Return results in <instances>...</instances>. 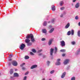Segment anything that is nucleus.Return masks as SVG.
Listing matches in <instances>:
<instances>
[{"label":"nucleus","instance_id":"21","mask_svg":"<svg viewBox=\"0 0 80 80\" xmlns=\"http://www.w3.org/2000/svg\"><path fill=\"white\" fill-rule=\"evenodd\" d=\"M78 37H80V31L79 30L78 31Z\"/></svg>","mask_w":80,"mask_h":80},{"label":"nucleus","instance_id":"37","mask_svg":"<svg viewBox=\"0 0 80 80\" xmlns=\"http://www.w3.org/2000/svg\"><path fill=\"white\" fill-rule=\"evenodd\" d=\"M42 49H41V50H39L38 51V52H42Z\"/></svg>","mask_w":80,"mask_h":80},{"label":"nucleus","instance_id":"24","mask_svg":"<svg viewBox=\"0 0 80 80\" xmlns=\"http://www.w3.org/2000/svg\"><path fill=\"white\" fill-rule=\"evenodd\" d=\"M25 59H28L29 58V57L28 56H25Z\"/></svg>","mask_w":80,"mask_h":80},{"label":"nucleus","instance_id":"15","mask_svg":"<svg viewBox=\"0 0 80 80\" xmlns=\"http://www.w3.org/2000/svg\"><path fill=\"white\" fill-rule=\"evenodd\" d=\"M79 3H77L75 6V7L76 8H78V7H79Z\"/></svg>","mask_w":80,"mask_h":80},{"label":"nucleus","instance_id":"40","mask_svg":"<svg viewBox=\"0 0 80 80\" xmlns=\"http://www.w3.org/2000/svg\"><path fill=\"white\" fill-rule=\"evenodd\" d=\"M54 22H55V20H54V19H52V23H53Z\"/></svg>","mask_w":80,"mask_h":80},{"label":"nucleus","instance_id":"56","mask_svg":"<svg viewBox=\"0 0 80 80\" xmlns=\"http://www.w3.org/2000/svg\"><path fill=\"white\" fill-rule=\"evenodd\" d=\"M45 57V56H44L43 57V58H45V57Z\"/></svg>","mask_w":80,"mask_h":80},{"label":"nucleus","instance_id":"17","mask_svg":"<svg viewBox=\"0 0 80 80\" xmlns=\"http://www.w3.org/2000/svg\"><path fill=\"white\" fill-rule=\"evenodd\" d=\"M54 30V28H52L51 30L49 31V33H51L53 32V31Z\"/></svg>","mask_w":80,"mask_h":80},{"label":"nucleus","instance_id":"19","mask_svg":"<svg viewBox=\"0 0 80 80\" xmlns=\"http://www.w3.org/2000/svg\"><path fill=\"white\" fill-rule=\"evenodd\" d=\"M80 49H78V50L77 53H76V55H78L79 53H80Z\"/></svg>","mask_w":80,"mask_h":80},{"label":"nucleus","instance_id":"55","mask_svg":"<svg viewBox=\"0 0 80 80\" xmlns=\"http://www.w3.org/2000/svg\"><path fill=\"white\" fill-rule=\"evenodd\" d=\"M48 23H50V22L49 21V22H48Z\"/></svg>","mask_w":80,"mask_h":80},{"label":"nucleus","instance_id":"2","mask_svg":"<svg viewBox=\"0 0 80 80\" xmlns=\"http://www.w3.org/2000/svg\"><path fill=\"white\" fill-rule=\"evenodd\" d=\"M25 45L24 44H22L20 45V49L21 50H23L24 49V48H25Z\"/></svg>","mask_w":80,"mask_h":80},{"label":"nucleus","instance_id":"47","mask_svg":"<svg viewBox=\"0 0 80 80\" xmlns=\"http://www.w3.org/2000/svg\"><path fill=\"white\" fill-rule=\"evenodd\" d=\"M76 0H73L72 2H75L76 1Z\"/></svg>","mask_w":80,"mask_h":80},{"label":"nucleus","instance_id":"22","mask_svg":"<svg viewBox=\"0 0 80 80\" xmlns=\"http://www.w3.org/2000/svg\"><path fill=\"white\" fill-rule=\"evenodd\" d=\"M43 26H46L47 25V22L46 21H45L43 23Z\"/></svg>","mask_w":80,"mask_h":80},{"label":"nucleus","instance_id":"9","mask_svg":"<svg viewBox=\"0 0 80 80\" xmlns=\"http://www.w3.org/2000/svg\"><path fill=\"white\" fill-rule=\"evenodd\" d=\"M53 49H51L50 51V53L51 55H52V54H53Z\"/></svg>","mask_w":80,"mask_h":80},{"label":"nucleus","instance_id":"52","mask_svg":"<svg viewBox=\"0 0 80 80\" xmlns=\"http://www.w3.org/2000/svg\"><path fill=\"white\" fill-rule=\"evenodd\" d=\"M10 56L11 57H12V55L11 54V55H10Z\"/></svg>","mask_w":80,"mask_h":80},{"label":"nucleus","instance_id":"36","mask_svg":"<svg viewBox=\"0 0 80 80\" xmlns=\"http://www.w3.org/2000/svg\"><path fill=\"white\" fill-rule=\"evenodd\" d=\"M42 41H44V40H45V38H42Z\"/></svg>","mask_w":80,"mask_h":80},{"label":"nucleus","instance_id":"49","mask_svg":"<svg viewBox=\"0 0 80 80\" xmlns=\"http://www.w3.org/2000/svg\"><path fill=\"white\" fill-rule=\"evenodd\" d=\"M78 25H79V26H80V22H79L78 24Z\"/></svg>","mask_w":80,"mask_h":80},{"label":"nucleus","instance_id":"42","mask_svg":"<svg viewBox=\"0 0 80 80\" xmlns=\"http://www.w3.org/2000/svg\"><path fill=\"white\" fill-rule=\"evenodd\" d=\"M65 54H62V57H64V56H65Z\"/></svg>","mask_w":80,"mask_h":80},{"label":"nucleus","instance_id":"8","mask_svg":"<svg viewBox=\"0 0 80 80\" xmlns=\"http://www.w3.org/2000/svg\"><path fill=\"white\" fill-rule=\"evenodd\" d=\"M70 27V23H68L66 25L65 28H68V27Z\"/></svg>","mask_w":80,"mask_h":80},{"label":"nucleus","instance_id":"28","mask_svg":"<svg viewBox=\"0 0 80 80\" xmlns=\"http://www.w3.org/2000/svg\"><path fill=\"white\" fill-rule=\"evenodd\" d=\"M32 52H34V53H35V52H36V50L34 49H33L32 50Z\"/></svg>","mask_w":80,"mask_h":80},{"label":"nucleus","instance_id":"4","mask_svg":"<svg viewBox=\"0 0 80 80\" xmlns=\"http://www.w3.org/2000/svg\"><path fill=\"white\" fill-rule=\"evenodd\" d=\"M12 64L13 66H17L18 63H17V62H16L15 61H14L12 62Z\"/></svg>","mask_w":80,"mask_h":80},{"label":"nucleus","instance_id":"30","mask_svg":"<svg viewBox=\"0 0 80 80\" xmlns=\"http://www.w3.org/2000/svg\"><path fill=\"white\" fill-rule=\"evenodd\" d=\"M54 72H55V71L53 70L52 71H51L50 73L51 74H52V73H54Z\"/></svg>","mask_w":80,"mask_h":80},{"label":"nucleus","instance_id":"41","mask_svg":"<svg viewBox=\"0 0 80 80\" xmlns=\"http://www.w3.org/2000/svg\"><path fill=\"white\" fill-rule=\"evenodd\" d=\"M26 78H27V77L25 76L24 78V80H26Z\"/></svg>","mask_w":80,"mask_h":80},{"label":"nucleus","instance_id":"12","mask_svg":"<svg viewBox=\"0 0 80 80\" xmlns=\"http://www.w3.org/2000/svg\"><path fill=\"white\" fill-rule=\"evenodd\" d=\"M52 10L53 11H55V6H52Z\"/></svg>","mask_w":80,"mask_h":80},{"label":"nucleus","instance_id":"43","mask_svg":"<svg viewBox=\"0 0 80 80\" xmlns=\"http://www.w3.org/2000/svg\"><path fill=\"white\" fill-rule=\"evenodd\" d=\"M57 61H58V62H60V59H58L57 60Z\"/></svg>","mask_w":80,"mask_h":80},{"label":"nucleus","instance_id":"45","mask_svg":"<svg viewBox=\"0 0 80 80\" xmlns=\"http://www.w3.org/2000/svg\"><path fill=\"white\" fill-rule=\"evenodd\" d=\"M49 28H52V26H51V25L50 26Z\"/></svg>","mask_w":80,"mask_h":80},{"label":"nucleus","instance_id":"14","mask_svg":"<svg viewBox=\"0 0 80 80\" xmlns=\"http://www.w3.org/2000/svg\"><path fill=\"white\" fill-rule=\"evenodd\" d=\"M14 77H18V73H14Z\"/></svg>","mask_w":80,"mask_h":80},{"label":"nucleus","instance_id":"31","mask_svg":"<svg viewBox=\"0 0 80 80\" xmlns=\"http://www.w3.org/2000/svg\"><path fill=\"white\" fill-rule=\"evenodd\" d=\"M55 52L56 53V52H57V47H55Z\"/></svg>","mask_w":80,"mask_h":80},{"label":"nucleus","instance_id":"50","mask_svg":"<svg viewBox=\"0 0 80 80\" xmlns=\"http://www.w3.org/2000/svg\"><path fill=\"white\" fill-rule=\"evenodd\" d=\"M61 17H63V15L62 14L61 16H60Z\"/></svg>","mask_w":80,"mask_h":80},{"label":"nucleus","instance_id":"48","mask_svg":"<svg viewBox=\"0 0 80 80\" xmlns=\"http://www.w3.org/2000/svg\"><path fill=\"white\" fill-rule=\"evenodd\" d=\"M22 70H25V68L24 67H23L22 68Z\"/></svg>","mask_w":80,"mask_h":80},{"label":"nucleus","instance_id":"10","mask_svg":"<svg viewBox=\"0 0 80 80\" xmlns=\"http://www.w3.org/2000/svg\"><path fill=\"white\" fill-rule=\"evenodd\" d=\"M30 39H28H28H26L25 42H26V43H29V42H30Z\"/></svg>","mask_w":80,"mask_h":80},{"label":"nucleus","instance_id":"46","mask_svg":"<svg viewBox=\"0 0 80 80\" xmlns=\"http://www.w3.org/2000/svg\"><path fill=\"white\" fill-rule=\"evenodd\" d=\"M42 53H40V54H38V55H39V56H41V55H42Z\"/></svg>","mask_w":80,"mask_h":80},{"label":"nucleus","instance_id":"1","mask_svg":"<svg viewBox=\"0 0 80 80\" xmlns=\"http://www.w3.org/2000/svg\"><path fill=\"white\" fill-rule=\"evenodd\" d=\"M26 38H31V41L32 42H34L35 41V39H34V38L33 37V35L32 34L27 35L26 37Z\"/></svg>","mask_w":80,"mask_h":80},{"label":"nucleus","instance_id":"57","mask_svg":"<svg viewBox=\"0 0 80 80\" xmlns=\"http://www.w3.org/2000/svg\"><path fill=\"white\" fill-rule=\"evenodd\" d=\"M42 80H45V79L44 78Z\"/></svg>","mask_w":80,"mask_h":80},{"label":"nucleus","instance_id":"58","mask_svg":"<svg viewBox=\"0 0 80 80\" xmlns=\"http://www.w3.org/2000/svg\"><path fill=\"white\" fill-rule=\"evenodd\" d=\"M49 80H52V79H50Z\"/></svg>","mask_w":80,"mask_h":80},{"label":"nucleus","instance_id":"35","mask_svg":"<svg viewBox=\"0 0 80 80\" xmlns=\"http://www.w3.org/2000/svg\"><path fill=\"white\" fill-rule=\"evenodd\" d=\"M25 63H23L21 65V67H23V65H25Z\"/></svg>","mask_w":80,"mask_h":80},{"label":"nucleus","instance_id":"33","mask_svg":"<svg viewBox=\"0 0 80 80\" xmlns=\"http://www.w3.org/2000/svg\"><path fill=\"white\" fill-rule=\"evenodd\" d=\"M75 78H74V77H73L72 78L71 80H75Z\"/></svg>","mask_w":80,"mask_h":80},{"label":"nucleus","instance_id":"54","mask_svg":"<svg viewBox=\"0 0 80 80\" xmlns=\"http://www.w3.org/2000/svg\"><path fill=\"white\" fill-rule=\"evenodd\" d=\"M15 71H17V69H15Z\"/></svg>","mask_w":80,"mask_h":80},{"label":"nucleus","instance_id":"3","mask_svg":"<svg viewBox=\"0 0 80 80\" xmlns=\"http://www.w3.org/2000/svg\"><path fill=\"white\" fill-rule=\"evenodd\" d=\"M61 45L62 47H64L65 46V42L64 41H62L60 42Z\"/></svg>","mask_w":80,"mask_h":80},{"label":"nucleus","instance_id":"27","mask_svg":"<svg viewBox=\"0 0 80 80\" xmlns=\"http://www.w3.org/2000/svg\"><path fill=\"white\" fill-rule=\"evenodd\" d=\"M60 52H65V49H62L60 50Z\"/></svg>","mask_w":80,"mask_h":80},{"label":"nucleus","instance_id":"53","mask_svg":"<svg viewBox=\"0 0 80 80\" xmlns=\"http://www.w3.org/2000/svg\"><path fill=\"white\" fill-rule=\"evenodd\" d=\"M9 65H11V63H9Z\"/></svg>","mask_w":80,"mask_h":80},{"label":"nucleus","instance_id":"6","mask_svg":"<svg viewBox=\"0 0 80 80\" xmlns=\"http://www.w3.org/2000/svg\"><path fill=\"white\" fill-rule=\"evenodd\" d=\"M53 39H51L49 40V41L48 42V45H50L51 44H52V42H53Z\"/></svg>","mask_w":80,"mask_h":80},{"label":"nucleus","instance_id":"20","mask_svg":"<svg viewBox=\"0 0 80 80\" xmlns=\"http://www.w3.org/2000/svg\"><path fill=\"white\" fill-rule=\"evenodd\" d=\"M59 4L60 6H62V5L63 4V2L61 1L60 2Z\"/></svg>","mask_w":80,"mask_h":80},{"label":"nucleus","instance_id":"16","mask_svg":"<svg viewBox=\"0 0 80 80\" xmlns=\"http://www.w3.org/2000/svg\"><path fill=\"white\" fill-rule=\"evenodd\" d=\"M71 33L72 35H73L74 34V30L73 29H72L71 30Z\"/></svg>","mask_w":80,"mask_h":80},{"label":"nucleus","instance_id":"59","mask_svg":"<svg viewBox=\"0 0 80 80\" xmlns=\"http://www.w3.org/2000/svg\"><path fill=\"white\" fill-rule=\"evenodd\" d=\"M0 75H1V73H0Z\"/></svg>","mask_w":80,"mask_h":80},{"label":"nucleus","instance_id":"26","mask_svg":"<svg viewBox=\"0 0 80 80\" xmlns=\"http://www.w3.org/2000/svg\"><path fill=\"white\" fill-rule=\"evenodd\" d=\"M32 43L31 42H29L28 43L27 45L28 46H30L31 45H32Z\"/></svg>","mask_w":80,"mask_h":80},{"label":"nucleus","instance_id":"39","mask_svg":"<svg viewBox=\"0 0 80 80\" xmlns=\"http://www.w3.org/2000/svg\"><path fill=\"white\" fill-rule=\"evenodd\" d=\"M63 9H64V7H63L61 8V10H63Z\"/></svg>","mask_w":80,"mask_h":80},{"label":"nucleus","instance_id":"34","mask_svg":"<svg viewBox=\"0 0 80 80\" xmlns=\"http://www.w3.org/2000/svg\"><path fill=\"white\" fill-rule=\"evenodd\" d=\"M28 73H29V72H27L25 73V75H28Z\"/></svg>","mask_w":80,"mask_h":80},{"label":"nucleus","instance_id":"18","mask_svg":"<svg viewBox=\"0 0 80 80\" xmlns=\"http://www.w3.org/2000/svg\"><path fill=\"white\" fill-rule=\"evenodd\" d=\"M56 65H60V62H58L56 63Z\"/></svg>","mask_w":80,"mask_h":80},{"label":"nucleus","instance_id":"25","mask_svg":"<svg viewBox=\"0 0 80 80\" xmlns=\"http://www.w3.org/2000/svg\"><path fill=\"white\" fill-rule=\"evenodd\" d=\"M71 33V32H70V31H68V33H67V35H70Z\"/></svg>","mask_w":80,"mask_h":80},{"label":"nucleus","instance_id":"29","mask_svg":"<svg viewBox=\"0 0 80 80\" xmlns=\"http://www.w3.org/2000/svg\"><path fill=\"white\" fill-rule=\"evenodd\" d=\"M71 44H72V45H75V42L74 41L72 42Z\"/></svg>","mask_w":80,"mask_h":80},{"label":"nucleus","instance_id":"38","mask_svg":"<svg viewBox=\"0 0 80 80\" xmlns=\"http://www.w3.org/2000/svg\"><path fill=\"white\" fill-rule=\"evenodd\" d=\"M30 54L31 55H34L33 53L32 52H31Z\"/></svg>","mask_w":80,"mask_h":80},{"label":"nucleus","instance_id":"51","mask_svg":"<svg viewBox=\"0 0 80 80\" xmlns=\"http://www.w3.org/2000/svg\"><path fill=\"white\" fill-rule=\"evenodd\" d=\"M11 60H12V59H9V61H11Z\"/></svg>","mask_w":80,"mask_h":80},{"label":"nucleus","instance_id":"5","mask_svg":"<svg viewBox=\"0 0 80 80\" xmlns=\"http://www.w3.org/2000/svg\"><path fill=\"white\" fill-rule=\"evenodd\" d=\"M69 62H70V60L69 59H66L64 62V65H67Z\"/></svg>","mask_w":80,"mask_h":80},{"label":"nucleus","instance_id":"11","mask_svg":"<svg viewBox=\"0 0 80 80\" xmlns=\"http://www.w3.org/2000/svg\"><path fill=\"white\" fill-rule=\"evenodd\" d=\"M37 67V65H33L32 66L31 68V69H33V68H36Z\"/></svg>","mask_w":80,"mask_h":80},{"label":"nucleus","instance_id":"7","mask_svg":"<svg viewBox=\"0 0 80 80\" xmlns=\"http://www.w3.org/2000/svg\"><path fill=\"white\" fill-rule=\"evenodd\" d=\"M65 75H66V72H65L62 73V74L61 76V78H63L65 77Z\"/></svg>","mask_w":80,"mask_h":80},{"label":"nucleus","instance_id":"44","mask_svg":"<svg viewBox=\"0 0 80 80\" xmlns=\"http://www.w3.org/2000/svg\"><path fill=\"white\" fill-rule=\"evenodd\" d=\"M47 63L48 64H49V63H50V62H49V61H47Z\"/></svg>","mask_w":80,"mask_h":80},{"label":"nucleus","instance_id":"32","mask_svg":"<svg viewBox=\"0 0 80 80\" xmlns=\"http://www.w3.org/2000/svg\"><path fill=\"white\" fill-rule=\"evenodd\" d=\"M75 18L76 20H78V16H76L75 17Z\"/></svg>","mask_w":80,"mask_h":80},{"label":"nucleus","instance_id":"23","mask_svg":"<svg viewBox=\"0 0 80 80\" xmlns=\"http://www.w3.org/2000/svg\"><path fill=\"white\" fill-rule=\"evenodd\" d=\"M13 72V69H11L10 71V74H12Z\"/></svg>","mask_w":80,"mask_h":80},{"label":"nucleus","instance_id":"13","mask_svg":"<svg viewBox=\"0 0 80 80\" xmlns=\"http://www.w3.org/2000/svg\"><path fill=\"white\" fill-rule=\"evenodd\" d=\"M42 30L43 33H47V30L46 29H43Z\"/></svg>","mask_w":80,"mask_h":80}]
</instances>
